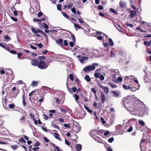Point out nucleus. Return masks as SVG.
I'll list each match as a JSON object with an SVG mask.
<instances>
[{
    "label": "nucleus",
    "mask_w": 151,
    "mask_h": 151,
    "mask_svg": "<svg viewBox=\"0 0 151 151\" xmlns=\"http://www.w3.org/2000/svg\"><path fill=\"white\" fill-rule=\"evenodd\" d=\"M95 68V67L93 65H89L84 68L83 70L84 72H88L94 70Z\"/></svg>",
    "instance_id": "nucleus-4"
},
{
    "label": "nucleus",
    "mask_w": 151,
    "mask_h": 151,
    "mask_svg": "<svg viewBox=\"0 0 151 151\" xmlns=\"http://www.w3.org/2000/svg\"><path fill=\"white\" fill-rule=\"evenodd\" d=\"M126 77L129 78V79H134L136 78L134 76L132 75H131L130 76H127Z\"/></svg>",
    "instance_id": "nucleus-23"
},
{
    "label": "nucleus",
    "mask_w": 151,
    "mask_h": 151,
    "mask_svg": "<svg viewBox=\"0 0 151 151\" xmlns=\"http://www.w3.org/2000/svg\"><path fill=\"white\" fill-rule=\"evenodd\" d=\"M111 93H113L115 95V96L116 97H119L120 95V93L116 91H112Z\"/></svg>",
    "instance_id": "nucleus-12"
},
{
    "label": "nucleus",
    "mask_w": 151,
    "mask_h": 151,
    "mask_svg": "<svg viewBox=\"0 0 151 151\" xmlns=\"http://www.w3.org/2000/svg\"><path fill=\"white\" fill-rule=\"evenodd\" d=\"M101 120L102 122V123L103 124H104L106 123V121L104 120V119L103 118L101 117Z\"/></svg>",
    "instance_id": "nucleus-39"
},
{
    "label": "nucleus",
    "mask_w": 151,
    "mask_h": 151,
    "mask_svg": "<svg viewBox=\"0 0 151 151\" xmlns=\"http://www.w3.org/2000/svg\"><path fill=\"white\" fill-rule=\"evenodd\" d=\"M64 127L67 128H70V125L69 124H64Z\"/></svg>",
    "instance_id": "nucleus-58"
},
{
    "label": "nucleus",
    "mask_w": 151,
    "mask_h": 151,
    "mask_svg": "<svg viewBox=\"0 0 151 151\" xmlns=\"http://www.w3.org/2000/svg\"><path fill=\"white\" fill-rule=\"evenodd\" d=\"M88 57L86 56H83L79 59L80 62L81 63H84L88 60Z\"/></svg>",
    "instance_id": "nucleus-8"
},
{
    "label": "nucleus",
    "mask_w": 151,
    "mask_h": 151,
    "mask_svg": "<svg viewBox=\"0 0 151 151\" xmlns=\"http://www.w3.org/2000/svg\"><path fill=\"white\" fill-rule=\"evenodd\" d=\"M84 107L87 110L89 113H92L93 111L92 110H90L89 109V108L85 105L84 106Z\"/></svg>",
    "instance_id": "nucleus-20"
},
{
    "label": "nucleus",
    "mask_w": 151,
    "mask_h": 151,
    "mask_svg": "<svg viewBox=\"0 0 151 151\" xmlns=\"http://www.w3.org/2000/svg\"><path fill=\"white\" fill-rule=\"evenodd\" d=\"M112 88H116L117 87V85L116 84H113L111 83L108 84Z\"/></svg>",
    "instance_id": "nucleus-18"
},
{
    "label": "nucleus",
    "mask_w": 151,
    "mask_h": 151,
    "mask_svg": "<svg viewBox=\"0 0 151 151\" xmlns=\"http://www.w3.org/2000/svg\"><path fill=\"white\" fill-rule=\"evenodd\" d=\"M139 124L142 126H143L145 124V122L142 120L139 121Z\"/></svg>",
    "instance_id": "nucleus-42"
},
{
    "label": "nucleus",
    "mask_w": 151,
    "mask_h": 151,
    "mask_svg": "<svg viewBox=\"0 0 151 151\" xmlns=\"http://www.w3.org/2000/svg\"><path fill=\"white\" fill-rule=\"evenodd\" d=\"M42 15V13L41 12H39L37 14V16L39 17H40Z\"/></svg>",
    "instance_id": "nucleus-57"
},
{
    "label": "nucleus",
    "mask_w": 151,
    "mask_h": 151,
    "mask_svg": "<svg viewBox=\"0 0 151 151\" xmlns=\"http://www.w3.org/2000/svg\"><path fill=\"white\" fill-rule=\"evenodd\" d=\"M137 10H133V11H130V17L131 18H132L136 16L137 15Z\"/></svg>",
    "instance_id": "nucleus-9"
},
{
    "label": "nucleus",
    "mask_w": 151,
    "mask_h": 151,
    "mask_svg": "<svg viewBox=\"0 0 151 151\" xmlns=\"http://www.w3.org/2000/svg\"><path fill=\"white\" fill-rule=\"evenodd\" d=\"M53 135L54 137L56 138L57 139L61 141V138L59 137L58 134L56 133H54L53 134Z\"/></svg>",
    "instance_id": "nucleus-15"
},
{
    "label": "nucleus",
    "mask_w": 151,
    "mask_h": 151,
    "mask_svg": "<svg viewBox=\"0 0 151 151\" xmlns=\"http://www.w3.org/2000/svg\"><path fill=\"white\" fill-rule=\"evenodd\" d=\"M45 58V56H40L38 57V59L39 60H44Z\"/></svg>",
    "instance_id": "nucleus-47"
},
{
    "label": "nucleus",
    "mask_w": 151,
    "mask_h": 151,
    "mask_svg": "<svg viewBox=\"0 0 151 151\" xmlns=\"http://www.w3.org/2000/svg\"><path fill=\"white\" fill-rule=\"evenodd\" d=\"M73 4L72 3H69L68 5V8L69 9H70L73 6Z\"/></svg>",
    "instance_id": "nucleus-31"
},
{
    "label": "nucleus",
    "mask_w": 151,
    "mask_h": 151,
    "mask_svg": "<svg viewBox=\"0 0 151 151\" xmlns=\"http://www.w3.org/2000/svg\"><path fill=\"white\" fill-rule=\"evenodd\" d=\"M73 97L74 96V97H75V98H74L75 99V100L76 101V102H77V100H78V99H79V97L78 96V95H76H76H73Z\"/></svg>",
    "instance_id": "nucleus-25"
},
{
    "label": "nucleus",
    "mask_w": 151,
    "mask_h": 151,
    "mask_svg": "<svg viewBox=\"0 0 151 151\" xmlns=\"http://www.w3.org/2000/svg\"><path fill=\"white\" fill-rule=\"evenodd\" d=\"M60 110L61 112L64 113H65L67 112L66 110L62 108H60Z\"/></svg>",
    "instance_id": "nucleus-32"
},
{
    "label": "nucleus",
    "mask_w": 151,
    "mask_h": 151,
    "mask_svg": "<svg viewBox=\"0 0 151 151\" xmlns=\"http://www.w3.org/2000/svg\"><path fill=\"white\" fill-rule=\"evenodd\" d=\"M69 78L71 81H73V80L74 77L73 76L72 74H70Z\"/></svg>",
    "instance_id": "nucleus-37"
},
{
    "label": "nucleus",
    "mask_w": 151,
    "mask_h": 151,
    "mask_svg": "<svg viewBox=\"0 0 151 151\" xmlns=\"http://www.w3.org/2000/svg\"><path fill=\"white\" fill-rule=\"evenodd\" d=\"M109 45L111 46H113L114 45V43L112 39L111 38H109Z\"/></svg>",
    "instance_id": "nucleus-19"
},
{
    "label": "nucleus",
    "mask_w": 151,
    "mask_h": 151,
    "mask_svg": "<svg viewBox=\"0 0 151 151\" xmlns=\"http://www.w3.org/2000/svg\"><path fill=\"white\" fill-rule=\"evenodd\" d=\"M29 116L30 118L32 119H35L34 115L32 114L31 113L29 114Z\"/></svg>",
    "instance_id": "nucleus-56"
},
{
    "label": "nucleus",
    "mask_w": 151,
    "mask_h": 151,
    "mask_svg": "<svg viewBox=\"0 0 151 151\" xmlns=\"http://www.w3.org/2000/svg\"><path fill=\"white\" fill-rule=\"evenodd\" d=\"M91 91L94 93L95 94H96V91L95 88H92L91 89Z\"/></svg>",
    "instance_id": "nucleus-64"
},
{
    "label": "nucleus",
    "mask_w": 151,
    "mask_h": 151,
    "mask_svg": "<svg viewBox=\"0 0 151 151\" xmlns=\"http://www.w3.org/2000/svg\"><path fill=\"white\" fill-rule=\"evenodd\" d=\"M100 96L102 102L104 103L106 99V96L103 92H101Z\"/></svg>",
    "instance_id": "nucleus-7"
},
{
    "label": "nucleus",
    "mask_w": 151,
    "mask_h": 151,
    "mask_svg": "<svg viewBox=\"0 0 151 151\" xmlns=\"http://www.w3.org/2000/svg\"><path fill=\"white\" fill-rule=\"evenodd\" d=\"M15 105L14 104H10L9 105V108L12 109L14 107Z\"/></svg>",
    "instance_id": "nucleus-44"
},
{
    "label": "nucleus",
    "mask_w": 151,
    "mask_h": 151,
    "mask_svg": "<svg viewBox=\"0 0 151 151\" xmlns=\"http://www.w3.org/2000/svg\"><path fill=\"white\" fill-rule=\"evenodd\" d=\"M119 71L117 69H112L111 70V75L113 78V81L116 83L119 82H121L122 81V79L121 77H118L117 79L116 76H118L119 75Z\"/></svg>",
    "instance_id": "nucleus-2"
},
{
    "label": "nucleus",
    "mask_w": 151,
    "mask_h": 151,
    "mask_svg": "<svg viewBox=\"0 0 151 151\" xmlns=\"http://www.w3.org/2000/svg\"><path fill=\"white\" fill-rule=\"evenodd\" d=\"M116 27V28L119 31L121 32H122L121 30H122V28L119 25H117V26Z\"/></svg>",
    "instance_id": "nucleus-22"
},
{
    "label": "nucleus",
    "mask_w": 151,
    "mask_h": 151,
    "mask_svg": "<svg viewBox=\"0 0 151 151\" xmlns=\"http://www.w3.org/2000/svg\"><path fill=\"white\" fill-rule=\"evenodd\" d=\"M35 44H36L37 45H38L39 47L40 48H41L42 47H43L42 44L41 43H40L39 44H38L37 43H35Z\"/></svg>",
    "instance_id": "nucleus-36"
},
{
    "label": "nucleus",
    "mask_w": 151,
    "mask_h": 151,
    "mask_svg": "<svg viewBox=\"0 0 151 151\" xmlns=\"http://www.w3.org/2000/svg\"><path fill=\"white\" fill-rule=\"evenodd\" d=\"M85 79L88 82L90 81H91V79L90 77L88 75H86L85 76Z\"/></svg>",
    "instance_id": "nucleus-17"
},
{
    "label": "nucleus",
    "mask_w": 151,
    "mask_h": 151,
    "mask_svg": "<svg viewBox=\"0 0 151 151\" xmlns=\"http://www.w3.org/2000/svg\"><path fill=\"white\" fill-rule=\"evenodd\" d=\"M61 4H58L57 5V9L59 10H60L61 9Z\"/></svg>",
    "instance_id": "nucleus-45"
},
{
    "label": "nucleus",
    "mask_w": 151,
    "mask_h": 151,
    "mask_svg": "<svg viewBox=\"0 0 151 151\" xmlns=\"http://www.w3.org/2000/svg\"><path fill=\"white\" fill-rule=\"evenodd\" d=\"M71 10L72 12L74 14H75L76 12V9L75 7L72 8L71 9Z\"/></svg>",
    "instance_id": "nucleus-35"
},
{
    "label": "nucleus",
    "mask_w": 151,
    "mask_h": 151,
    "mask_svg": "<svg viewBox=\"0 0 151 151\" xmlns=\"http://www.w3.org/2000/svg\"><path fill=\"white\" fill-rule=\"evenodd\" d=\"M103 37L101 36H98L96 37V38L99 40H101L103 38Z\"/></svg>",
    "instance_id": "nucleus-49"
},
{
    "label": "nucleus",
    "mask_w": 151,
    "mask_h": 151,
    "mask_svg": "<svg viewBox=\"0 0 151 151\" xmlns=\"http://www.w3.org/2000/svg\"><path fill=\"white\" fill-rule=\"evenodd\" d=\"M64 45L65 46H67L68 45V43L67 42V40H65L64 41Z\"/></svg>",
    "instance_id": "nucleus-59"
},
{
    "label": "nucleus",
    "mask_w": 151,
    "mask_h": 151,
    "mask_svg": "<svg viewBox=\"0 0 151 151\" xmlns=\"http://www.w3.org/2000/svg\"><path fill=\"white\" fill-rule=\"evenodd\" d=\"M114 140V138L113 137H112L108 139V142L110 143L112 142Z\"/></svg>",
    "instance_id": "nucleus-33"
},
{
    "label": "nucleus",
    "mask_w": 151,
    "mask_h": 151,
    "mask_svg": "<svg viewBox=\"0 0 151 151\" xmlns=\"http://www.w3.org/2000/svg\"><path fill=\"white\" fill-rule=\"evenodd\" d=\"M109 45V44L108 43H105L104 44V46L106 47H108Z\"/></svg>",
    "instance_id": "nucleus-61"
},
{
    "label": "nucleus",
    "mask_w": 151,
    "mask_h": 151,
    "mask_svg": "<svg viewBox=\"0 0 151 151\" xmlns=\"http://www.w3.org/2000/svg\"><path fill=\"white\" fill-rule=\"evenodd\" d=\"M133 127L132 126H130L129 128L127 129V131L128 132H130L132 130Z\"/></svg>",
    "instance_id": "nucleus-41"
},
{
    "label": "nucleus",
    "mask_w": 151,
    "mask_h": 151,
    "mask_svg": "<svg viewBox=\"0 0 151 151\" xmlns=\"http://www.w3.org/2000/svg\"><path fill=\"white\" fill-rule=\"evenodd\" d=\"M110 11L112 12L113 13H114L115 14H117L116 12V10L113 8H111L110 9Z\"/></svg>",
    "instance_id": "nucleus-30"
},
{
    "label": "nucleus",
    "mask_w": 151,
    "mask_h": 151,
    "mask_svg": "<svg viewBox=\"0 0 151 151\" xmlns=\"http://www.w3.org/2000/svg\"><path fill=\"white\" fill-rule=\"evenodd\" d=\"M110 132L107 131L104 133V135L106 136H107L109 134Z\"/></svg>",
    "instance_id": "nucleus-54"
},
{
    "label": "nucleus",
    "mask_w": 151,
    "mask_h": 151,
    "mask_svg": "<svg viewBox=\"0 0 151 151\" xmlns=\"http://www.w3.org/2000/svg\"><path fill=\"white\" fill-rule=\"evenodd\" d=\"M44 27L46 29L48 28V26L45 23L44 24Z\"/></svg>",
    "instance_id": "nucleus-55"
},
{
    "label": "nucleus",
    "mask_w": 151,
    "mask_h": 151,
    "mask_svg": "<svg viewBox=\"0 0 151 151\" xmlns=\"http://www.w3.org/2000/svg\"><path fill=\"white\" fill-rule=\"evenodd\" d=\"M32 85L33 86H37V82L36 81H33L32 82Z\"/></svg>",
    "instance_id": "nucleus-27"
},
{
    "label": "nucleus",
    "mask_w": 151,
    "mask_h": 151,
    "mask_svg": "<svg viewBox=\"0 0 151 151\" xmlns=\"http://www.w3.org/2000/svg\"><path fill=\"white\" fill-rule=\"evenodd\" d=\"M39 62L38 60L37 59H32L31 60V64L32 65L34 66H38V64Z\"/></svg>",
    "instance_id": "nucleus-6"
},
{
    "label": "nucleus",
    "mask_w": 151,
    "mask_h": 151,
    "mask_svg": "<svg viewBox=\"0 0 151 151\" xmlns=\"http://www.w3.org/2000/svg\"><path fill=\"white\" fill-rule=\"evenodd\" d=\"M111 53V57H114L116 55V54L114 53L112 51H111L110 52Z\"/></svg>",
    "instance_id": "nucleus-38"
},
{
    "label": "nucleus",
    "mask_w": 151,
    "mask_h": 151,
    "mask_svg": "<svg viewBox=\"0 0 151 151\" xmlns=\"http://www.w3.org/2000/svg\"><path fill=\"white\" fill-rule=\"evenodd\" d=\"M144 44L146 46H150V44L149 42L145 41L144 42Z\"/></svg>",
    "instance_id": "nucleus-28"
},
{
    "label": "nucleus",
    "mask_w": 151,
    "mask_h": 151,
    "mask_svg": "<svg viewBox=\"0 0 151 151\" xmlns=\"http://www.w3.org/2000/svg\"><path fill=\"white\" fill-rule=\"evenodd\" d=\"M52 125L55 128H57L58 129H59L60 127L59 126L55 125H54L53 124H52Z\"/></svg>",
    "instance_id": "nucleus-48"
},
{
    "label": "nucleus",
    "mask_w": 151,
    "mask_h": 151,
    "mask_svg": "<svg viewBox=\"0 0 151 151\" xmlns=\"http://www.w3.org/2000/svg\"><path fill=\"white\" fill-rule=\"evenodd\" d=\"M122 104L132 115L142 116L145 113V109L142 106L139 104H134L129 98H124Z\"/></svg>",
    "instance_id": "nucleus-1"
},
{
    "label": "nucleus",
    "mask_w": 151,
    "mask_h": 151,
    "mask_svg": "<svg viewBox=\"0 0 151 151\" xmlns=\"http://www.w3.org/2000/svg\"><path fill=\"white\" fill-rule=\"evenodd\" d=\"M119 6L121 8H123L126 6V3L124 1L121 0L119 3Z\"/></svg>",
    "instance_id": "nucleus-10"
},
{
    "label": "nucleus",
    "mask_w": 151,
    "mask_h": 151,
    "mask_svg": "<svg viewBox=\"0 0 151 151\" xmlns=\"http://www.w3.org/2000/svg\"><path fill=\"white\" fill-rule=\"evenodd\" d=\"M48 65V63H46L45 61H40L39 62L37 67L40 69H44L46 68Z\"/></svg>",
    "instance_id": "nucleus-3"
},
{
    "label": "nucleus",
    "mask_w": 151,
    "mask_h": 151,
    "mask_svg": "<svg viewBox=\"0 0 151 151\" xmlns=\"http://www.w3.org/2000/svg\"><path fill=\"white\" fill-rule=\"evenodd\" d=\"M94 76L96 78H99V77L100 74L99 73H96L94 74Z\"/></svg>",
    "instance_id": "nucleus-46"
},
{
    "label": "nucleus",
    "mask_w": 151,
    "mask_h": 151,
    "mask_svg": "<svg viewBox=\"0 0 151 151\" xmlns=\"http://www.w3.org/2000/svg\"><path fill=\"white\" fill-rule=\"evenodd\" d=\"M11 147L14 150H16L18 147V146L17 145H14L11 146Z\"/></svg>",
    "instance_id": "nucleus-24"
},
{
    "label": "nucleus",
    "mask_w": 151,
    "mask_h": 151,
    "mask_svg": "<svg viewBox=\"0 0 151 151\" xmlns=\"http://www.w3.org/2000/svg\"><path fill=\"white\" fill-rule=\"evenodd\" d=\"M98 7L99 10H102L104 9L103 7L101 5L99 6Z\"/></svg>",
    "instance_id": "nucleus-50"
},
{
    "label": "nucleus",
    "mask_w": 151,
    "mask_h": 151,
    "mask_svg": "<svg viewBox=\"0 0 151 151\" xmlns=\"http://www.w3.org/2000/svg\"><path fill=\"white\" fill-rule=\"evenodd\" d=\"M81 148L82 146L80 144H77L76 145V148L78 151H79L81 150Z\"/></svg>",
    "instance_id": "nucleus-14"
},
{
    "label": "nucleus",
    "mask_w": 151,
    "mask_h": 151,
    "mask_svg": "<svg viewBox=\"0 0 151 151\" xmlns=\"http://www.w3.org/2000/svg\"><path fill=\"white\" fill-rule=\"evenodd\" d=\"M19 141L23 143H26V141L23 137H22L19 140Z\"/></svg>",
    "instance_id": "nucleus-29"
},
{
    "label": "nucleus",
    "mask_w": 151,
    "mask_h": 151,
    "mask_svg": "<svg viewBox=\"0 0 151 151\" xmlns=\"http://www.w3.org/2000/svg\"><path fill=\"white\" fill-rule=\"evenodd\" d=\"M140 88V84H138L137 85V86L136 87H132L131 90L133 91H135L136 90H138Z\"/></svg>",
    "instance_id": "nucleus-11"
},
{
    "label": "nucleus",
    "mask_w": 151,
    "mask_h": 151,
    "mask_svg": "<svg viewBox=\"0 0 151 151\" xmlns=\"http://www.w3.org/2000/svg\"><path fill=\"white\" fill-rule=\"evenodd\" d=\"M65 143L68 145H70V143L67 140H65Z\"/></svg>",
    "instance_id": "nucleus-53"
},
{
    "label": "nucleus",
    "mask_w": 151,
    "mask_h": 151,
    "mask_svg": "<svg viewBox=\"0 0 151 151\" xmlns=\"http://www.w3.org/2000/svg\"><path fill=\"white\" fill-rule=\"evenodd\" d=\"M31 30L32 32L34 33H37L38 32L34 28H32Z\"/></svg>",
    "instance_id": "nucleus-52"
},
{
    "label": "nucleus",
    "mask_w": 151,
    "mask_h": 151,
    "mask_svg": "<svg viewBox=\"0 0 151 151\" xmlns=\"http://www.w3.org/2000/svg\"><path fill=\"white\" fill-rule=\"evenodd\" d=\"M145 141V139H142L140 143V148L141 151H142V144Z\"/></svg>",
    "instance_id": "nucleus-26"
},
{
    "label": "nucleus",
    "mask_w": 151,
    "mask_h": 151,
    "mask_svg": "<svg viewBox=\"0 0 151 151\" xmlns=\"http://www.w3.org/2000/svg\"><path fill=\"white\" fill-rule=\"evenodd\" d=\"M73 24L75 28H77L78 29L83 28V27L79 25L78 24L76 23H74Z\"/></svg>",
    "instance_id": "nucleus-16"
},
{
    "label": "nucleus",
    "mask_w": 151,
    "mask_h": 151,
    "mask_svg": "<svg viewBox=\"0 0 151 151\" xmlns=\"http://www.w3.org/2000/svg\"><path fill=\"white\" fill-rule=\"evenodd\" d=\"M78 21L81 24H83L84 23V21L82 20V19L81 18H80L78 19Z\"/></svg>",
    "instance_id": "nucleus-40"
},
{
    "label": "nucleus",
    "mask_w": 151,
    "mask_h": 151,
    "mask_svg": "<svg viewBox=\"0 0 151 151\" xmlns=\"http://www.w3.org/2000/svg\"><path fill=\"white\" fill-rule=\"evenodd\" d=\"M63 40L62 39H59L58 40H56L55 41L58 44L60 45H63Z\"/></svg>",
    "instance_id": "nucleus-13"
},
{
    "label": "nucleus",
    "mask_w": 151,
    "mask_h": 151,
    "mask_svg": "<svg viewBox=\"0 0 151 151\" xmlns=\"http://www.w3.org/2000/svg\"><path fill=\"white\" fill-rule=\"evenodd\" d=\"M4 38L6 40H8L10 39V37L7 35H5L4 37Z\"/></svg>",
    "instance_id": "nucleus-63"
},
{
    "label": "nucleus",
    "mask_w": 151,
    "mask_h": 151,
    "mask_svg": "<svg viewBox=\"0 0 151 151\" xmlns=\"http://www.w3.org/2000/svg\"><path fill=\"white\" fill-rule=\"evenodd\" d=\"M10 52L12 54H15L16 53V52L13 50H11Z\"/></svg>",
    "instance_id": "nucleus-62"
},
{
    "label": "nucleus",
    "mask_w": 151,
    "mask_h": 151,
    "mask_svg": "<svg viewBox=\"0 0 151 151\" xmlns=\"http://www.w3.org/2000/svg\"><path fill=\"white\" fill-rule=\"evenodd\" d=\"M4 48L6 50H7L9 52L10 51V48H9V47H8V46H7L5 45V46L4 47Z\"/></svg>",
    "instance_id": "nucleus-43"
},
{
    "label": "nucleus",
    "mask_w": 151,
    "mask_h": 151,
    "mask_svg": "<svg viewBox=\"0 0 151 151\" xmlns=\"http://www.w3.org/2000/svg\"><path fill=\"white\" fill-rule=\"evenodd\" d=\"M99 87L104 90V93L106 94H108L109 92V89L107 87L101 85H99Z\"/></svg>",
    "instance_id": "nucleus-5"
},
{
    "label": "nucleus",
    "mask_w": 151,
    "mask_h": 151,
    "mask_svg": "<svg viewBox=\"0 0 151 151\" xmlns=\"http://www.w3.org/2000/svg\"><path fill=\"white\" fill-rule=\"evenodd\" d=\"M62 14L63 16H64L65 18L67 19H68L69 17L68 15L64 12H62Z\"/></svg>",
    "instance_id": "nucleus-34"
},
{
    "label": "nucleus",
    "mask_w": 151,
    "mask_h": 151,
    "mask_svg": "<svg viewBox=\"0 0 151 151\" xmlns=\"http://www.w3.org/2000/svg\"><path fill=\"white\" fill-rule=\"evenodd\" d=\"M68 90V91L69 92L71 93H72V89H71L70 88H69L68 87L67 88Z\"/></svg>",
    "instance_id": "nucleus-60"
},
{
    "label": "nucleus",
    "mask_w": 151,
    "mask_h": 151,
    "mask_svg": "<svg viewBox=\"0 0 151 151\" xmlns=\"http://www.w3.org/2000/svg\"><path fill=\"white\" fill-rule=\"evenodd\" d=\"M100 79L101 81L104 80V76L102 75H101L100 77Z\"/></svg>",
    "instance_id": "nucleus-51"
},
{
    "label": "nucleus",
    "mask_w": 151,
    "mask_h": 151,
    "mask_svg": "<svg viewBox=\"0 0 151 151\" xmlns=\"http://www.w3.org/2000/svg\"><path fill=\"white\" fill-rule=\"evenodd\" d=\"M71 37L72 38V41L74 42H75L76 41V38L74 35L73 34H71Z\"/></svg>",
    "instance_id": "nucleus-21"
}]
</instances>
